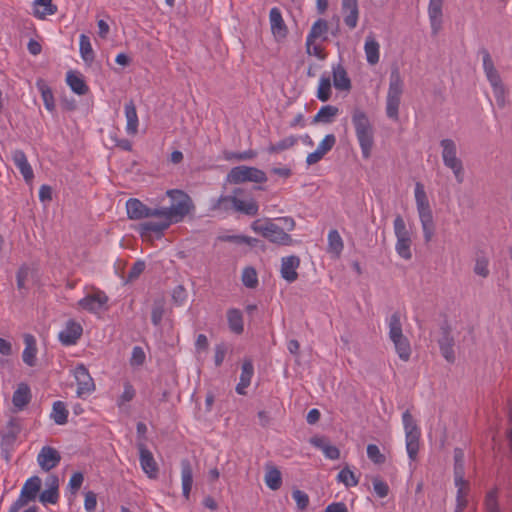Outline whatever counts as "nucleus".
Instances as JSON below:
<instances>
[{
  "mask_svg": "<svg viewBox=\"0 0 512 512\" xmlns=\"http://www.w3.org/2000/svg\"><path fill=\"white\" fill-rule=\"evenodd\" d=\"M278 221L282 226L274 223L270 218L257 219L252 222L251 229L272 243L289 246L293 243V239L285 230H294L295 221L288 216L278 218Z\"/></svg>",
  "mask_w": 512,
  "mask_h": 512,
  "instance_id": "nucleus-1",
  "label": "nucleus"
},
{
  "mask_svg": "<svg viewBox=\"0 0 512 512\" xmlns=\"http://www.w3.org/2000/svg\"><path fill=\"white\" fill-rule=\"evenodd\" d=\"M352 123L361 148L362 157L369 159L374 146V130L367 114L360 110L354 109L352 113Z\"/></svg>",
  "mask_w": 512,
  "mask_h": 512,
  "instance_id": "nucleus-2",
  "label": "nucleus"
},
{
  "mask_svg": "<svg viewBox=\"0 0 512 512\" xmlns=\"http://www.w3.org/2000/svg\"><path fill=\"white\" fill-rule=\"evenodd\" d=\"M415 201L423 230V237L425 242L428 243L434 236L435 224L424 185L420 182H417L415 185Z\"/></svg>",
  "mask_w": 512,
  "mask_h": 512,
  "instance_id": "nucleus-3",
  "label": "nucleus"
},
{
  "mask_svg": "<svg viewBox=\"0 0 512 512\" xmlns=\"http://www.w3.org/2000/svg\"><path fill=\"white\" fill-rule=\"evenodd\" d=\"M174 193L180 197V200H178L177 203L170 204L168 207H162V232L171 224L181 222L194 208L192 200L186 192L174 191Z\"/></svg>",
  "mask_w": 512,
  "mask_h": 512,
  "instance_id": "nucleus-4",
  "label": "nucleus"
},
{
  "mask_svg": "<svg viewBox=\"0 0 512 512\" xmlns=\"http://www.w3.org/2000/svg\"><path fill=\"white\" fill-rule=\"evenodd\" d=\"M404 83L398 67H393L389 78V88L386 98V115L392 120L399 118V106Z\"/></svg>",
  "mask_w": 512,
  "mask_h": 512,
  "instance_id": "nucleus-5",
  "label": "nucleus"
},
{
  "mask_svg": "<svg viewBox=\"0 0 512 512\" xmlns=\"http://www.w3.org/2000/svg\"><path fill=\"white\" fill-rule=\"evenodd\" d=\"M389 338L393 342L399 358L405 362L408 361L411 356V345L403 334L399 312H394L389 319Z\"/></svg>",
  "mask_w": 512,
  "mask_h": 512,
  "instance_id": "nucleus-6",
  "label": "nucleus"
},
{
  "mask_svg": "<svg viewBox=\"0 0 512 512\" xmlns=\"http://www.w3.org/2000/svg\"><path fill=\"white\" fill-rule=\"evenodd\" d=\"M442 148V160L444 165L451 169L457 183L464 181V167L462 160L457 157V146L454 140L445 138L440 141Z\"/></svg>",
  "mask_w": 512,
  "mask_h": 512,
  "instance_id": "nucleus-7",
  "label": "nucleus"
},
{
  "mask_svg": "<svg viewBox=\"0 0 512 512\" xmlns=\"http://www.w3.org/2000/svg\"><path fill=\"white\" fill-rule=\"evenodd\" d=\"M227 181L231 184H241L244 182L264 183L267 181V175L259 168L240 165L233 167L229 171Z\"/></svg>",
  "mask_w": 512,
  "mask_h": 512,
  "instance_id": "nucleus-8",
  "label": "nucleus"
},
{
  "mask_svg": "<svg viewBox=\"0 0 512 512\" xmlns=\"http://www.w3.org/2000/svg\"><path fill=\"white\" fill-rule=\"evenodd\" d=\"M127 216L131 220H142L145 218H160V206L148 207L137 198H130L126 202Z\"/></svg>",
  "mask_w": 512,
  "mask_h": 512,
  "instance_id": "nucleus-9",
  "label": "nucleus"
},
{
  "mask_svg": "<svg viewBox=\"0 0 512 512\" xmlns=\"http://www.w3.org/2000/svg\"><path fill=\"white\" fill-rule=\"evenodd\" d=\"M440 338L438 339V344L440 348V352L445 360L449 363L455 362V352H454V337L452 336L451 326L447 321H444L440 327Z\"/></svg>",
  "mask_w": 512,
  "mask_h": 512,
  "instance_id": "nucleus-10",
  "label": "nucleus"
},
{
  "mask_svg": "<svg viewBox=\"0 0 512 512\" xmlns=\"http://www.w3.org/2000/svg\"><path fill=\"white\" fill-rule=\"evenodd\" d=\"M74 375L77 382L76 393L79 397L89 395L95 390L94 381L90 376L88 369L83 364H79L75 368Z\"/></svg>",
  "mask_w": 512,
  "mask_h": 512,
  "instance_id": "nucleus-11",
  "label": "nucleus"
},
{
  "mask_svg": "<svg viewBox=\"0 0 512 512\" xmlns=\"http://www.w3.org/2000/svg\"><path fill=\"white\" fill-rule=\"evenodd\" d=\"M60 461L61 455L59 451L51 446H43L37 455L38 465L45 472H49L57 467Z\"/></svg>",
  "mask_w": 512,
  "mask_h": 512,
  "instance_id": "nucleus-12",
  "label": "nucleus"
},
{
  "mask_svg": "<svg viewBox=\"0 0 512 512\" xmlns=\"http://www.w3.org/2000/svg\"><path fill=\"white\" fill-rule=\"evenodd\" d=\"M140 454V465L149 478H156L158 473L157 462L153 454L147 449L143 441L137 443Z\"/></svg>",
  "mask_w": 512,
  "mask_h": 512,
  "instance_id": "nucleus-13",
  "label": "nucleus"
},
{
  "mask_svg": "<svg viewBox=\"0 0 512 512\" xmlns=\"http://www.w3.org/2000/svg\"><path fill=\"white\" fill-rule=\"evenodd\" d=\"M107 302L108 297L105 295V293L97 292L95 294H89L80 299L78 301V305L90 313H98L105 309Z\"/></svg>",
  "mask_w": 512,
  "mask_h": 512,
  "instance_id": "nucleus-14",
  "label": "nucleus"
},
{
  "mask_svg": "<svg viewBox=\"0 0 512 512\" xmlns=\"http://www.w3.org/2000/svg\"><path fill=\"white\" fill-rule=\"evenodd\" d=\"M82 333L83 328L81 324L74 320H69L66 323L65 328L60 331L58 338L63 345L70 346L77 343L82 336Z\"/></svg>",
  "mask_w": 512,
  "mask_h": 512,
  "instance_id": "nucleus-15",
  "label": "nucleus"
},
{
  "mask_svg": "<svg viewBox=\"0 0 512 512\" xmlns=\"http://www.w3.org/2000/svg\"><path fill=\"white\" fill-rule=\"evenodd\" d=\"M336 143V137L334 134H328L324 137L321 143L318 145L317 149L309 153L306 158V163L308 165H313L318 163L322 158L334 147Z\"/></svg>",
  "mask_w": 512,
  "mask_h": 512,
  "instance_id": "nucleus-16",
  "label": "nucleus"
},
{
  "mask_svg": "<svg viewBox=\"0 0 512 512\" xmlns=\"http://www.w3.org/2000/svg\"><path fill=\"white\" fill-rule=\"evenodd\" d=\"M136 231L144 242L153 244L155 240L160 239V220L139 223Z\"/></svg>",
  "mask_w": 512,
  "mask_h": 512,
  "instance_id": "nucleus-17",
  "label": "nucleus"
},
{
  "mask_svg": "<svg viewBox=\"0 0 512 512\" xmlns=\"http://www.w3.org/2000/svg\"><path fill=\"white\" fill-rule=\"evenodd\" d=\"M300 266V258L296 255L283 257L281 260V276L292 283L298 279L297 268Z\"/></svg>",
  "mask_w": 512,
  "mask_h": 512,
  "instance_id": "nucleus-18",
  "label": "nucleus"
},
{
  "mask_svg": "<svg viewBox=\"0 0 512 512\" xmlns=\"http://www.w3.org/2000/svg\"><path fill=\"white\" fill-rule=\"evenodd\" d=\"M271 32L277 40L286 38L288 28L283 20L281 11L277 7H273L269 13Z\"/></svg>",
  "mask_w": 512,
  "mask_h": 512,
  "instance_id": "nucleus-19",
  "label": "nucleus"
},
{
  "mask_svg": "<svg viewBox=\"0 0 512 512\" xmlns=\"http://www.w3.org/2000/svg\"><path fill=\"white\" fill-rule=\"evenodd\" d=\"M12 160L26 183H30L34 179V172L24 151L20 149L14 150L12 152Z\"/></svg>",
  "mask_w": 512,
  "mask_h": 512,
  "instance_id": "nucleus-20",
  "label": "nucleus"
},
{
  "mask_svg": "<svg viewBox=\"0 0 512 512\" xmlns=\"http://www.w3.org/2000/svg\"><path fill=\"white\" fill-rule=\"evenodd\" d=\"M480 53L483 57V69L486 74V77L491 84L492 88L497 87L498 85H502V80L499 72L494 66V62L491 58L489 51L486 48H482Z\"/></svg>",
  "mask_w": 512,
  "mask_h": 512,
  "instance_id": "nucleus-21",
  "label": "nucleus"
},
{
  "mask_svg": "<svg viewBox=\"0 0 512 512\" xmlns=\"http://www.w3.org/2000/svg\"><path fill=\"white\" fill-rule=\"evenodd\" d=\"M21 431V426L17 418H11L4 429H0V446H13Z\"/></svg>",
  "mask_w": 512,
  "mask_h": 512,
  "instance_id": "nucleus-22",
  "label": "nucleus"
},
{
  "mask_svg": "<svg viewBox=\"0 0 512 512\" xmlns=\"http://www.w3.org/2000/svg\"><path fill=\"white\" fill-rule=\"evenodd\" d=\"M42 481L38 476H32L24 483L19 498L24 500L25 503L34 501L41 490Z\"/></svg>",
  "mask_w": 512,
  "mask_h": 512,
  "instance_id": "nucleus-23",
  "label": "nucleus"
},
{
  "mask_svg": "<svg viewBox=\"0 0 512 512\" xmlns=\"http://www.w3.org/2000/svg\"><path fill=\"white\" fill-rule=\"evenodd\" d=\"M444 0H430L428 5V15L433 34H437L442 26Z\"/></svg>",
  "mask_w": 512,
  "mask_h": 512,
  "instance_id": "nucleus-24",
  "label": "nucleus"
},
{
  "mask_svg": "<svg viewBox=\"0 0 512 512\" xmlns=\"http://www.w3.org/2000/svg\"><path fill=\"white\" fill-rule=\"evenodd\" d=\"M344 23L349 29H354L358 23L359 9L357 0H342Z\"/></svg>",
  "mask_w": 512,
  "mask_h": 512,
  "instance_id": "nucleus-25",
  "label": "nucleus"
},
{
  "mask_svg": "<svg viewBox=\"0 0 512 512\" xmlns=\"http://www.w3.org/2000/svg\"><path fill=\"white\" fill-rule=\"evenodd\" d=\"M333 84L336 89L341 91H349L352 87L351 80L347 74L345 67L342 64H337L332 67Z\"/></svg>",
  "mask_w": 512,
  "mask_h": 512,
  "instance_id": "nucleus-26",
  "label": "nucleus"
},
{
  "mask_svg": "<svg viewBox=\"0 0 512 512\" xmlns=\"http://www.w3.org/2000/svg\"><path fill=\"white\" fill-rule=\"evenodd\" d=\"M328 31V22L325 19L319 18L313 23L306 39L308 43H315L318 39L326 41L328 40Z\"/></svg>",
  "mask_w": 512,
  "mask_h": 512,
  "instance_id": "nucleus-27",
  "label": "nucleus"
},
{
  "mask_svg": "<svg viewBox=\"0 0 512 512\" xmlns=\"http://www.w3.org/2000/svg\"><path fill=\"white\" fill-rule=\"evenodd\" d=\"M24 343L25 348L22 353V359L25 364H27L30 367H33L36 365V353H37V347H36V339L32 334H25L24 335Z\"/></svg>",
  "mask_w": 512,
  "mask_h": 512,
  "instance_id": "nucleus-28",
  "label": "nucleus"
},
{
  "mask_svg": "<svg viewBox=\"0 0 512 512\" xmlns=\"http://www.w3.org/2000/svg\"><path fill=\"white\" fill-rule=\"evenodd\" d=\"M310 442L313 446L322 450L328 459H339L340 450L336 446L331 445L325 437H313L311 438Z\"/></svg>",
  "mask_w": 512,
  "mask_h": 512,
  "instance_id": "nucleus-29",
  "label": "nucleus"
},
{
  "mask_svg": "<svg viewBox=\"0 0 512 512\" xmlns=\"http://www.w3.org/2000/svg\"><path fill=\"white\" fill-rule=\"evenodd\" d=\"M464 451L461 448L454 449V481L455 485L467 484L464 478Z\"/></svg>",
  "mask_w": 512,
  "mask_h": 512,
  "instance_id": "nucleus-30",
  "label": "nucleus"
},
{
  "mask_svg": "<svg viewBox=\"0 0 512 512\" xmlns=\"http://www.w3.org/2000/svg\"><path fill=\"white\" fill-rule=\"evenodd\" d=\"M66 82L70 89L77 95H86L89 91V87L83 77L76 72L69 71L66 76Z\"/></svg>",
  "mask_w": 512,
  "mask_h": 512,
  "instance_id": "nucleus-31",
  "label": "nucleus"
},
{
  "mask_svg": "<svg viewBox=\"0 0 512 512\" xmlns=\"http://www.w3.org/2000/svg\"><path fill=\"white\" fill-rule=\"evenodd\" d=\"M243 193L241 188H235L232 195L220 196L216 203L213 205L214 210H220L223 212H235V205L233 201H237V197Z\"/></svg>",
  "mask_w": 512,
  "mask_h": 512,
  "instance_id": "nucleus-32",
  "label": "nucleus"
},
{
  "mask_svg": "<svg viewBox=\"0 0 512 512\" xmlns=\"http://www.w3.org/2000/svg\"><path fill=\"white\" fill-rule=\"evenodd\" d=\"M31 400V391L26 383H20L12 396L13 405L22 410Z\"/></svg>",
  "mask_w": 512,
  "mask_h": 512,
  "instance_id": "nucleus-33",
  "label": "nucleus"
},
{
  "mask_svg": "<svg viewBox=\"0 0 512 512\" xmlns=\"http://www.w3.org/2000/svg\"><path fill=\"white\" fill-rule=\"evenodd\" d=\"M181 477L183 495L188 498L193 484V471L188 459H183L181 461Z\"/></svg>",
  "mask_w": 512,
  "mask_h": 512,
  "instance_id": "nucleus-34",
  "label": "nucleus"
},
{
  "mask_svg": "<svg viewBox=\"0 0 512 512\" xmlns=\"http://www.w3.org/2000/svg\"><path fill=\"white\" fill-rule=\"evenodd\" d=\"M125 116L127 119L126 130L128 134L135 135L138 131V116L135 104L132 100L125 104Z\"/></svg>",
  "mask_w": 512,
  "mask_h": 512,
  "instance_id": "nucleus-35",
  "label": "nucleus"
},
{
  "mask_svg": "<svg viewBox=\"0 0 512 512\" xmlns=\"http://www.w3.org/2000/svg\"><path fill=\"white\" fill-rule=\"evenodd\" d=\"M235 205V212L247 215V216H256L259 212V205L257 201L253 198H250L248 201L241 200L239 196L237 197V201H233Z\"/></svg>",
  "mask_w": 512,
  "mask_h": 512,
  "instance_id": "nucleus-36",
  "label": "nucleus"
},
{
  "mask_svg": "<svg viewBox=\"0 0 512 512\" xmlns=\"http://www.w3.org/2000/svg\"><path fill=\"white\" fill-rule=\"evenodd\" d=\"M265 483L271 490H278L282 485L280 470L272 464L266 465Z\"/></svg>",
  "mask_w": 512,
  "mask_h": 512,
  "instance_id": "nucleus-37",
  "label": "nucleus"
},
{
  "mask_svg": "<svg viewBox=\"0 0 512 512\" xmlns=\"http://www.w3.org/2000/svg\"><path fill=\"white\" fill-rule=\"evenodd\" d=\"M379 48L380 46L376 39L371 35L367 36L364 45V50L367 62L370 65H375L379 62Z\"/></svg>",
  "mask_w": 512,
  "mask_h": 512,
  "instance_id": "nucleus-38",
  "label": "nucleus"
},
{
  "mask_svg": "<svg viewBox=\"0 0 512 512\" xmlns=\"http://www.w3.org/2000/svg\"><path fill=\"white\" fill-rule=\"evenodd\" d=\"M227 320L229 328L236 334H241L244 330L243 316L239 309L231 308L227 311Z\"/></svg>",
  "mask_w": 512,
  "mask_h": 512,
  "instance_id": "nucleus-39",
  "label": "nucleus"
},
{
  "mask_svg": "<svg viewBox=\"0 0 512 512\" xmlns=\"http://www.w3.org/2000/svg\"><path fill=\"white\" fill-rule=\"evenodd\" d=\"M420 436H421V431L416 432V433L405 434L406 450H407L409 459L412 461H415L418 456L419 447H420Z\"/></svg>",
  "mask_w": 512,
  "mask_h": 512,
  "instance_id": "nucleus-40",
  "label": "nucleus"
},
{
  "mask_svg": "<svg viewBox=\"0 0 512 512\" xmlns=\"http://www.w3.org/2000/svg\"><path fill=\"white\" fill-rule=\"evenodd\" d=\"M339 109L336 106L326 105L320 108L313 118V123H331L333 118L338 114Z\"/></svg>",
  "mask_w": 512,
  "mask_h": 512,
  "instance_id": "nucleus-41",
  "label": "nucleus"
},
{
  "mask_svg": "<svg viewBox=\"0 0 512 512\" xmlns=\"http://www.w3.org/2000/svg\"><path fill=\"white\" fill-rule=\"evenodd\" d=\"M297 143H298V137L291 135L289 137H286V138L278 141L277 143L270 144L267 148V152L269 154H277V153H280L282 151L292 148Z\"/></svg>",
  "mask_w": 512,
  "mask_h": 512,
  "instance_id": "nucleus-42",
  "label": "nucleus"
},
{
  "mask_svg": "<svg viewBox=\"0 0 512 512\" xmlns=\"http://www.w3.org/2000/svg\"><path fill=\"white\" fill-rule=\"evenodd\" d=\"M79 45L80 54L83 61L87 64H91L94 61L95 55L90 43V38L85 34H81L79 39Z\"/></svg>",
  "mask_w": 512,
  "mask_h": 512,
  "instance_id": "nucleus-43",
  "label": "nucleus"
},
{
  "mask_svg": "<svg viewBox=\"0 0 512 512\" xmlns=\"http://www.w3.org/2000/svg\"><path fill=\"white\" fill-rule=\"evenodd\" d=\"M37 87L41 92L45 108L49 112H53L55 110V101L51 88L44 81L37 82Z\"/></svg>",
  "mask_w": 512,
  "mask_h": 512,
  "instance_id": "nucleus-44",
  "label": "nucleus"
},
{
  "mask_svg": "<svg viewBox=\"0 0 512 512\" xmlns=\"http://www.w3.org/2000/svg\"><path fill=\"white\" fill-rule=\"evenodd\" d=\"M51 418L57 425H64L68 421V410L64 402L56 401L53 403Z\"/></svg>",
  "mask_w": 512,
  "mask_h": 512,
  "instance_id": "nucleus-45",
  "label": "nucleus"
},
{
  "mask_svg": "<svg viewBox=\"0 0 512 512\" xmlns=\"http://www.w3.org/2000/svg\"><path fill=\"white\" fill-rule=\"evenodd\" d=\"M34 5L43 7V10H34V15L39 19H45L46 16L57 12V6L52 3V0H35Z\"/></svg>",
  "mask_w": 512,
  "mask_h": 512,
  "instance_id": "nucleus-46",
  "label": "nucleus"
},
{
  "mask_svg": "<svg viewBox=\"0 0 512 512\" xmlns=\"http://www.w3.org/2000/svg\"><path fill=\"white\" fill-rule=\"evenodd\" d=\"M242 283L245 287L254 289L258 286V275L254 267L247 266L242 272Z\"/></svg>",
  "mask_w": 512,
  "mask_h": 512,
  "instance_id": "nucleus-47",
  "label": "nucleus"
},
{
  "mask_svg": "<svg viewBox=\"0 0 512 512\" xmlns=\"http://www.w3.org/2000/svg\"><path fill=\"white\" fill-rule=\"evenodd\" d=\"M331 94V80L327 76H322L317 89V98L322 102H326L331 98Z\"/></svg>",
  "mask_w": 512,
  "mask_h": 512,
  "instance_id": "nucleus-48",
  "label": "nucleus"
},
{
  "mask_svg": "<svg viewBox=\"0 0 512 512\" xmlns=\"http://www.w3.org/2000/svg\"><path fill=\"white\" fill-rule=\"evenodd\" d=\"M343 241L336 229L330 230L328 234L329 251L339 255L343 250Z\"/></svg>",
  "mask_w": 512,
  "mask_h": 512,
  "instance_id": "nucleus-49",
  "label": "nucleus"
},
{
  "mask_svg": "<svg viewBox=\"0 0 512 512\" xmlns=\"http://www.w3.org/2000/svg\"><path fill=\"white\" fill-rule=\"evenodd\" d=\"M457 487V495H456V508L455 512H462L467 506V493L469 490V482L467 484L455 485Z\"/></svg>",
  "mask_w": 512,
  "mask_h": 512,
  "instance_id": "nucleus-50",
  "label": "nucleus"
},
{
  "mask_svg": "<svg viewBox=\"0 0 512 512\" xmlns=\"http://www.w3.org/2000/svg\"><path fill=\"white\" fill-rule=\"evenodd\" d=\"M338 482L343 483L346 487H354L358 484L359 479L355 476L348 466L344 467L337 475Z\"/></svg>",
  "mask_w": 512,
  "mask_h": 512,
  "instance_id": "nucleus-51",
  "label": "nucleus"
},
{
  "mask_svg": "<svg viewBox=\"0 0 512 512\" xmlns=\"http://www.w3.org/2000/svg\"><path fill=\"white\" fill-rule=\"evenodd\" d=\"M411 245V238L398 239L395 245L396 252L401 258L405 260H410L412 258Z\"/></svg>",
  "mask_w": 512,
  "mask_h": 512,
  "instance_id": "nucleus-52",
  "label": "nucleus"
},
{
  "mask_svg": "<svg viewBox=\"0 0 512 512\" xmlns=\"http://www.w3.org/2000/svg\"><path fill=\"white\" fill-rule=\"evenodd\" d=\"M394 233L397 240L411 238L410 231L401 215H397L394 219Z\"/></svg>",
  "mask_w": 512,
  "mask_h": 512,
  "instance_id": "nucleus-53",
  "label": "nucleus"
},
{
  "mask_svg": "<svg viewBox=\"0 0 512 512\" xmlns=\"http://www.w3.org/2000/svg\"><path fill=\"white\" fill-rule=\"evenodd\" d=\"M257 156V152L255 150L249 149L244 152H231V151H225L224 152V158L227 161H245V160H251L254 159Z\"/></svg>",
  "mask_w": 512,
  "mask_h": 512,
  "instance_id": "nucleus-54",
  "label": "nucleus"
},
{
  "mask_svg": "<svg viewBox=\"0 0 512 512\" xmlns=\"http://www.w3.org/2000/svg\"><path fill=\"white\" fill-rule=\"evenodd\" d=\"M146 268V264L143 260H137L133 265L132 267L130 268L127 276H126V279H125V283H132L133 281H135L136 279L139 278V276L143 273V271L145 270Z\"/></svg>",
  "mask_w": 512,
  "mask_h": 512,
  "instance_id": "nucleus-55",
  "label": "nucleus"
},
{
  "mask_svg": "<svg viewBox=\"0 0 512 512\" xmlns=\"http://www.w3.org/2000/svg\"><path fill=\"white\" fill-rule=\"evenodd\" d=\"M402 421H403L405 434L416 433V432L421 431L419 426L417 425L416 420L413 418V416L409 410H406L402 414Z\"/></svg>",
  "mask_w": 512,
  "mask_h": 512,
  "instance_id": "nucleus-56",
  "label": "nucleus"
},
{
  "mask_svg": "<svg viewBox=\"0 0 512 512\" xmlns=\"http://www.w3.org/2000/svg\"><path fill=\"white\" fill-rule=\"evenodd\" d=\"M485 510L486 512H501L497 500V489H493L487 493L485 498Z\"/></svg>",
  "mask_w": 512,
  "mask_h": 512,
  "instance_id": "nucleus-57",
  "label": "nucleus"
},
{
  "mask_svg": "<svg viewBox=\"0 0 512 512\" xmlns=\"http://www.w3.org/2000/svg\"><path fill=\"white\" fill-rule=\"evenodd\" d=\"M367 456L375 464L381 465L385 463L386 457L381 453L379 447L375 444H369L367 446Z\"/></svg>",
  "mask_w": 512,
  "mask_h": 512,
  "instance_id": "nucleus-58",
  "label": "nucleus"
},
{
  "mask_svg": "<svg viewBox=\"0 0 512 512\" xmlns=\"http://www.w3.org/2000/svg\"><path fill=\"white\" fill-rule=\"evenodd\" d=\"M373 489L374 492L377 494L380 498H385L389 494V486L388 484L380 479L379 477H374L372 479Z\"/></svg>",
  "mask_w": 512,
  "mask_h": 512,
  "instance_id": "nucleus-59",
  "label": "nucleus"
},
{
  "mask_svg": "<svg viewBox=\"0 0 512 512\" xmlns=\"http://www.w3.org/2000/svg\"><path fill=\"white\" fill-rule=\"evenodd\" d=\"M84 482V475L82 472H75L72 474L68 487L72 495H76Z\"/></svg>",
  "mask_w": 512,
  "mask_h": 512,
  "instance_id": "nucleus-60",
  "label": "nucleus"
},
{
  "mask_svg": "<svg viewBox=\"0 0 512 512\" xmlns=\"http://www.w3.org/2000/svg\"><path fill=\"white\" fill-rule=\"evenodd\" d=\"M488 259L485 256H478L474 266L475 274L486 278L489 275Z\"/></svg>",
  "mask_w": 512,
  "mask_h": 512,
  "instance_id": "nucleus-61",
  "label": "nucleus"
},
{
  "mask_svg": "<svg viewBox=\"0 0 512 512\" xmlns=\"http://www.w3.org/2000/svg\"><path fill=\"white\" fill-rule=\"evenodd\" d=\"M145 358L146 356L143 348L140 346H134L130 358V365L133 367L141 366L144 364Z\"/></svg>",
  "mask_w": 512,
  "mask_h": 512,
  "instance_id": "nucleus-62",
  "label": "nucleus"
},
{
  "mask_svg": "<svg viewBox=\"0 0 512 512\" xmlns=\"http://www.w3.org/2000/svg\"><path fill=\"white\" fill-rule=\"evenodd\" d=\"M292 497L296 501L298 509L305 510L308 507L309 496L305 492H303L299 489H295L292 492Z\"/></svg>",
  "mask_w": 512,
  "mask_h": 512,
  "instance_id": "nucleus-63",
  "label": "nucleus"
},
{
  "mask_svg": "<svg viewBox=\"0 0 512 512\" xmlns=\"http://www.w3.org/2000/svg\"><path fill=\"white\" fill-rule=\"evenodd\" d=\"M58 499L59 492H56L53 489H46L39 496V501L43 504H56L58 502Z\"/></svg>",
  "mask_w": 512,
  "mask_h": 512,
  "instance_id": "nucleus-64",
  "label": "nucleus"
}]
</instances>
